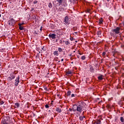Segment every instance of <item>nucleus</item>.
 <instances>
[{
	"label": "nucleus",
	"instance_id": "obj_28",
	"mask_svg": "<svg viewBox=\"0 0 124 124\" xmlns=\"http://www.w3.org/2000/svg\"><path fill=\"white\" fill-rule=\"evenodd\" d=\"M45 107H46V108H49V105H45Z\"/></svg>",
	"mask_w": 124,
	"mask_h": 124
},
{
	"label": "nucleus",
	"instance_id": "obj_6",
	"mask_svg": "<svg viewBox=\"0 0 124 124\" xmlns=\"http://www.w3.org/2000/svg\"><path fill=\"white\" fill-rule=\"evenodd\" d=\"M14 24H15V20H14V19H11L10 20V22L9 23V25H10V26H12V25H14Z\"/></svg>",
	"mask_w": 124,
	"mask_h": 124
},
{
	"label": "nucleus",
	"instance_id": "obj_10",
	"mask_svg": "<svg viewBox=\"0 0 124 124\" xmlns=\"http://www.w3.org/2000/svg\"><path fill=\"white\" fill-rule=\"evenodd\" d=\"M103 22V18H102V17H101L100 19H99V24H102V23Z\"/></svg>",
	"mask_w": 124,
	"mask_h": 124
},
{
	"label": "nucleus",
	"instance_id": "obj_38",
	"mask_svg": "<svg viewBox=\"0 0 124 124\" xmlns=\"http://www.w3.org/2000/svg\"><path fill=\"white\" fill-rule=\"evenodd\" d=\"M79 55H82V53H79Z\"/></svg>",
	"mask_w": 124,
	"mask_h": 124
},
{
	"label": "nucleus",
	"instance_id": "obj_9",
	"mask_svg": "<svg viewBox=\"0 0 124 124\" xmlns=\"http://www.w3.org/2000/svg\"><path fill=\"white\" fill-rule=\"evenodd\" d=\"M53 55L54 56H59V51H55L53 52Z\"/></svg>",
	"mask_w": 124,
	"mask_h": 124
},
{
	"label": "nucleus",
	"instance_id": "obj_34",
	"mask_svg": "<svg viewBox=\"0 0 124 124\" xmlns=\"http://www.w3.org/2000/svg\"><path fill=\"white\" fill-rule=\"evenodd\" d=\"M44 90H45V91H47V87H45V88H44Z\"/></svg>",
	"mask_w": 124,
	"mask_h": 124
},
{
	"label": "nucleus",
	"instance_id": "obj_4",
	"mask_svg": "<svg viewBox=\"0 0 124 124\" xmlns=\"http://www.w3.org/2000/svg\"><path fill=\"white\" fill-rule=\"evenodd\" d=\"M19 80H20V77L19 76H18L17 77V78H16V80H15L16 82H15V85L16 87H17V86H18V84H19V83H20V81Z\"/></svg>",
	"mask_w": 124,
	"mask_h": 124
},
{
	"label": "nucleus",
	"instance_id": "obj_5",
	"mask_svg": "<svg viewBox=\"0 0 124 124\" xmlns=\"http://www.w3.org/2000/svg\"><path fill=\"white\" fill-rule=\"evenodd\" d=\"M48 36L49 38H51L52 39H55L56 38V34L50 33Z\"/></svg>",
	"mask_w": 124,
	"mask_h": 124
},
{
	"label": "nucleus",
	"instance_id": "obj_8",
	"mask_svg": "<svg viewBox=\"0 0 124 124\" xmlns=\"http://www.w3.org/2000/svg\"><path fill=\"white\" fill-rule=\"evenodd\" d=\"M56 111L58 113H62V109H61L60 108H57Z\"/></svg>",
	"mask_w": 124,
	"mask_h": 124
},
{
	"label": "nucleus",
	"instance_id": "obj_46",
	"mask_svg": "<svg viewBox=\"0 0 124 124\" xmlns=\"http://www.w3.org/2000/svg\"><path fill=\"white\" fill-rule=\"evenodd\" d=\"M62 10H63V9H62Z\"/></svg>",
	"mask_w": 124,
	"mask_h": 124
},
{
	"label": "nucleus",
	"instance_id": "obj_29",
	"mask_svg": "<svg viewBox=\"0 0 124 124\" xmlns=\"http://www.w3.org/2000/svg\"><path fill=\"white\" fill-rule=\"evenodd\" d=\"M37 0H35V1H34V2H33V3L34 4H36V3H37Z\"/></svg>",
	"mask_w": 124,
	"mask_h": 124
},
{
	"label": "nucleus",
	"instance_id": "obj_32",
	"mask_svg": "<svg viewBox=\"0 0 124 124\" xmlns=\"http://www.w3.org/2000/svg\"><path fill=\"white\" fill-rule=\"evenodd\" d=\"M3 124H8V123H6V122H3L2 123Z\"/></svg>",
	"mask_w": 124,
	"mask_h": 124
},
{
	"label": "nucleus",
	"instance_id": "obj_15",
	"mask_svg": "<svg viewBox=\"0 0 124 124\" xmlns=\"http://www.w3.org/2000/svg\"><path fill=\"white\" fill-rule=\"evenodd\" d=\"M72 74V72H71V71H68L66 72V74L69 75Z\"/></svg>",
	"mask_w": 124,
	"mask_h": 124
},
{
	"label": "nucleus",
	"instance_id": "obj_24",
	"mask_svg": "<svg viewBox=\"0 0 124 124\" xmlns=\"http://www.w3.org/2000/svg\"><path fill=\"white\" fill-rule=\"evenodd\" d=\"M4 102H3V101H1L0 102V105H2V104H4Z\"/></svg>",
	"mask_w": 124,
	"mask_h": 124
},
{
	"label": "nucleus",
	"instance_id": "obj_36",
	"mask_svg": "<svg viewBox=\"0 0 124 124\" xmlns=\"http://www.w3.org/2000/svg\"><path fill=\"white\" fill-rule=\"evenodd\" d=\"M70 40H71V41H72L73 40V38H70Z\"/></svg>",
	"mask_w": 124,
	"mask_h": 124
},
{
	"label": "nucleus",
	"instance_id": "obj_17",
	"mask_svg": "<svg viewBox=\"0 0 124 124\" xmlns=\"http://www.w3.org/2000/svg\"><path fill=\"white\" fill-rule=\"evenodd\" d=\"M15 105L16 107V108H18V107H19V103H15Z\"/></svg>",
	"mask_w": 124,
	"mask_h": 124
},
{
	"label": "nucleus",
	"instance_id": "obj_25",
	"mask_svg": "<svg viewBox=\"0 0 124 124\" xmlns=\"http://www.w3.org/2000/svg\"><path fill=\"white\" fill-rule=\"evenodd\" d=\"M70 94H71V92L68 91L67 92V95H70Z\"/></svg>",
	"mask_w": 124,
	"mask_h": 124
},
{
	"label": "nucleus",
	"instance_id": "obj_37",
	"mask_svg": "<svg viewBox=\"0 0 124 124\" xmlns=\"http://www.w3.org/2000/svg\"><path fill=\"white\" fill-rule=\"evenodd\" d=\"M61 62H63V59H62L61 60Z\"/></svg>",
	"mask_w": 124,
	"mask_h": 124
},
{
	"label": "nucleus",
	"instance_id": "obj_13",
	"mask_svg": "<svg viewBox=\"0 0 124 124\" xmlns=\"http://www.w3.org/2000/svg\"><path fill=\"white\" fill-rule=\"evenodd\" d=\"M84 118H85V116H80V117H79L80 121H83V120H84Z\"/></svg>",
	"mask_w": 124,
	"mask_h": 124
},
{
	"label": "nucleus",
	"instance_id": "obj_41",
	"mask_svg": "<svg viewBox=\"0 0 124 124\" xmlns=\"http://www.w3.org/2000/svg\"><path fill=\"white\" fill-rule=\"evenodd\" d=\"M42 28H41V29H40V30H41V31H42Z\"/></svg>",
	"mask_w": 124,
	"mask_h": 124
},
{
	"label": "nucleus",
	"instance_id": "obj_26",
	"mask_svg": "<svg viewBox=\"0 0 124 124\" xmlns=\"http://www.w3.org/2000/svg\"><path fill=\"white\" fill-rule=\"evenodd\" d=\"M57 1L59 2V3H62V0H57Z\"/></svg>",
	"mask_w": 124,
	"mask_h": 124
},
{
	"label": "nucleus",
	"instance_id": "obj_1",
	"mask_svg": "<svg viewBox=\"0 0 124 124\" xmlns=\"http://www.w3.org/2000/svg\"><path fill=\"white\" fill-rule=\"evenodd\" d=\"M85 107V103L79 102L78 105L77 111L79 112V113H82V111L84 110V108Z\"/></svg>",
	"mask_w": 124,
	"mask_h": 124
},
{
	"label": "nucleus",
	"instance_id": "obj_2",
	"mask_svg": "<svg viewBox=\"0 0 124 124\" xmlns=\"http://www.w3.org/2000/svg\"><path fill=\"white\" fill-rule=\"evenodd\" d=\"M63 22H65V25H68L69 24H70L69 18H68V16H66L65 17Z\"/></svg>",
	"mask_w": 124,
	"mask_h": 124
},
{
	"label": "nucleus",
	"instance_id": "obj_35",
	"mask_svg": "<svg viewBox=\"0 0 124 124\" xmlns=\"http://www.w3.org/2000/svg\"><path fill=\"white\" fill-rule=\"evenodd\" d=\"M60 43H61V44L62 43V40H61L60 41Z\"/></svg>",
	"mask_w": 124,
	"mask_h": 124
},
{
	"label": "nucleus",
	"instance_id": "obj_42",
	"mask_svg": "<svg viewBox=\"0 0 124 124\" xmlns=\"http://www.w3.org/2000/svg\"><path fill=\"white\" fill-rule=\"evenodd\" d=\"M56 42H58V40H56Z\"/></svg>",
	"mask_w": 124,
	"mask_h": 124
},
{
	"label": "nucleus",
	"instance_id": "obj_16",
	"mask_svg": "<svg viewBox=\"0 0 124 124\" xmlns=\"http://www.w3.org/2000/svg\"><path fill=\"white\" fill-rule=\"evenodd\" d=\"M65 44H66V45H69V44H70V43L68 41H67L65 42Z\"/></svg>",
	"mask_w": 124,
	"mask_h": 124
},
{
	"label": "nucleus",
	"instance_id": "obj_31",
	"mask_svg": "<svg viewBox=\"0 0 124 124\" xmlns=\"http://www.w3.org/2000/svg\"><path fill=\"white\" fill-rule=\"evenodd\" d=\"M71 96H72V97H74V96H75V94H72L71 95Z\"/></svg>",
	"mask_w": 124,
	"mask_h": 124
},
{
	"label": "nucleus",
	"instance_id": "obj_18",
	"mask_svg": "<svg viewBox=\"0 0 124 124\" xmlns=\"http://www.w3.org/2000/svg\"><path fill=\"white\" fill-rule=\"evenodd\" d=\"M120 121H121V123H124V117H121L120 118Z\"/></svg>",
	"mask_w": 124,
	"mask_h": 124
},
{
	"label": "nucleus",
	"instance_id": "obj_19",
	"mask_svg": "<svg viewBox=\"0 0 124 124\" xmlns=\"http://www.w3.org/2000/svg\"><path fill=\"white\" fill-rule=\"evenodd\" d=\"M97 34L98 35H100V34H101V31H97Z\"/></svg>",
	"mask_w": 124,
	"mask_h": 124
},
{
	"label": "nucleus",
	"instance_id": "obj_40",
	"mask_svg": "<svg viewBox=\"0 0 124 124\" xmlns=\"http://www.w3.org/2000/svg\"><path fill=\"white\" fill-rule=\"evenodd\" d=\"M107 1H110V0H107Z\"/></svg>",
	"mask_w": 124,
	"mask_h": 124
},
{
	"label": "nucleus",
	"instance_id": "obj_33",
	"mask_svg": "<svg viewBox=\"0 0 124 124\" xmlns=\"http://www.w3.org/2000/svg\"><path fill=\"white\" fill-rule=\"evenodd\" d=\"M55 61H56V62H58V58H56L55 59Z\"/></svg>",
	"mask_w": 124,
	"mask_h": 124
},
{
	"label": "nucleus",
	"instance_id": "obj_12",
	"mask_svg": "<svg viewBox=\"0 0 124 124\" xmlns=\"http://www.w3.org/2000/svg\"><path fill=\"white\" fill-rule=\"evenodd\" d=\"M101 124V121H100V120H97L96 121V124Z\"/></svg>",
	"mask_w": 124,
	"mask_h": 124
},
{
	"label": "nucleus",
	"instance_id": "obj_39",
	"mask_svg": "<svg viewBox=\"0 0 124 124\" xmlns=\"http://www.w3.org/2000/svg\"><path fill=\"white\" fill-rule=\"evenodd\" d=\"M1 17V14H0V17Z\"/></svg>",
	"mask_w": 124,
	"mask_h": 124
},
{
	"label": "nucleus",
	"instance_id": "obj_23",
	"mask_svg": "<svg viewBox=\"0 0 124 124\" xmlns=\"http://www.w3.org/2000/svg\"><path fill=\"white\" fill-rule=\"evenodd\" d=\"M58 51H59V52H62V48H61V47H59Z\"/></svg>",
	"mask_w": 124,
	"mask_h": 124
},
{
	"label": "nucleus",
	"instance_id": "obj_7",
	"mask_svg": "<svg viewBox=\"0 0 124 124\" xmlns=\"http://www.w3.org/2000/svg\"><path fill=\"white\" fill-rule=\"evenodd\" d=\"M18 26H19V30H20V31H24V27H23L22 26V24L21 23H19L18 24Z\"/></svg>",
	"mask_w": 124,
	"mask_h": 124
},
{
	"label": "nucleus",
	"instance_id": "obj_3",
	"mask_svg": "<svg viewBox=\"0 0 124 124\" xmlns=\"http://www.w3.org/2000/svg\"><path fill=\"white\" fill-rule=\"evenodd\" d=\"M112 31H113V32H115V33H120V27H117L116 28L113 29L112 30Z\"/></svg>",
	"mask_w": 124,
	"mask_h": 124
},
{
	"label": "nucleus",
	"instance_id": "obj_21",
	"mask_svg": "<svg viewBox=\"0 0 124 124\" xmlns=\"http://www.w3.org/2000/svg\"><path fill=\"white\" fill-rule=\"evenodd\" d=\"M7 80L8 81H11V80H12V78L11 77H9L8 78H7Z\"/></svg>",
	"mask_w": 124,
	"mask_h": 124
},
{
	"label": "nucleus",
	"instance_id": "obj_44",
	"mask_svg": "<svg viewBox=\"0 0 124 124\" xmlns=\"http://www.w3.org/2000/svg\"><path fill=\"white\" fill-rule=\"evenodd\" d=\"M75 33H77V32H75Z\"/></svg>",
	"mask_w": 124,
	"mask_h": 124
},
{
	"label": "nucleus",
	"instance_id": "obj_45",
	"mask_svg": "<svg viewBox=\"0 0 124 124\" xmlns=\"http://www.w3.org/2000/svg\"><path fill=\"white\" fill-rule=\"evenodd\" d=\"M58 62H60V61H58Z\"/></svg>",
	"mask_w": 124,
	"mask_h": 124
},
{
	"label": "nucleus",
	"instance_id": "obj_27",
	"mask_svg": "<svg viewBox=\"0 0 124 124\" xmlns=\"http://www.w3.org/2000/svg\"><path fill=\"white\" fill-rule=\"evenodd\" d=\"M90 71L93 72V67L90 68Z\"/></svg>",
	"mask_w": 124,
	"mask_h": 124
},
{
	"label": "nucleus",
	"instance_id": "obj_30",
	"mask_svg": "<svg viewBox=\"0 0 124 124\" xmlns=\"http://www.w3.org/2000/svg\"><path fill=\"white\" fill-rule=\"evenodd\" d=\"M105 55H106V52H103V56H105Z\"/></svg>",
	"mask_w": 124,
	"mask_h": 124
},
{
	"label": "nucleus",
	"instance_id": "obj_14",
	"mask_svg": "<svg viewBox=\"0 0 124 124\" xmlns=\"http://www.w3.org/2000/svg\"><path fill=\"white\" fill-rule=\"evenodd\" d=\"M48 7H49V8H52V7H53V5L51 3H49Z\"/></svg>",
	"mask_w": 124,
	"mask_h": 124
},
{
	"label": "nucleus",
	"instance_id": "obj_20",
	"mask_svg": "<svg viewBox=\"0 0 124 124\" xmlns=\"http://www.w3.org/2000/svg\"><path fill=\"white\" fill-rule=\"evenodd\" d=\"M81 60H86V56H82L81 57Z\"/></svg>",
	"mask_w": 124,
	"mask_h": 124
},
{
	"label": "nucleus",
	"instance_id": "obj_11",
	"mask_svg": "<svg viewBox=\"0 0 124 124\" xmlns=\"http://www.w3.org/2000/svg\"><path fill=\"white\" fill-rule=\"evenodd\" d=\"M99 80H103V76L101 75L98 77Z\"/></svg>",
	"mask_w": 124,
	"mask_h": 124
},
{
	"label": "nucleus",
	"instance_id": "obj_22",
	"mask_svg": "<svg viewBox=\"0 0 124 124\" xmlns=\"http://www.w3.org/2000/svg\"><path fill=\"white\" fill-rule=\"evenodd\" d=\"M11 78H12V79H14L15 78V75H12L11 77Z\"/></svg>",
	"mask_w": 124,
	"mask_h": 124
},
{
	"label": "nucleus",
	"instance_id": "obj_43",
	"mask_svg": "<svg viewBox=\"0 0 124 124\" xmlns=\"http://www.w3.org/2000/svg\"><path fill=\"white\" fill-rule=\"evenodd\" d=\"M21 25H24V23H22Z\"/></svg>",
	"mask_w": 124,
	"mask_h": 124
}]
</instances>
